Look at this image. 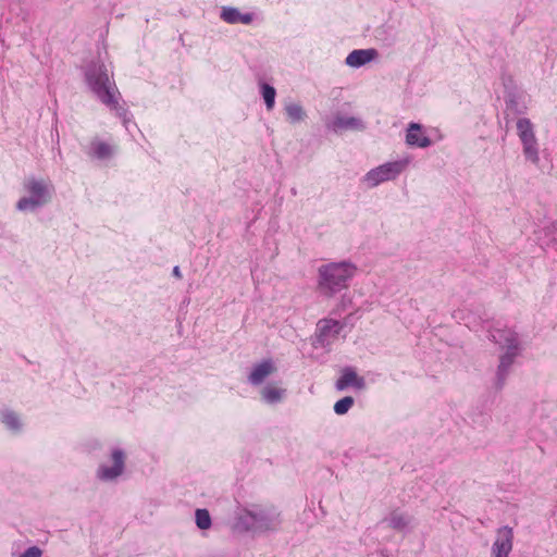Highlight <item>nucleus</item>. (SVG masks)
<instances>
[{"instance_id":"nucleus-1","label":"nucleus","mask_w":557,"mask_h":557,"mask_svg":"<svg viewBox=\"0 0 557 557\" xmlns=\"http://www.w3.org/2000/svg\"><path fill=\"white\" fill-rule=\"evenodd\" d=\"M85 79L94 96L113 111L128 131L132 116L128 110L120 104L121 92L116 87L112 72L104 64L92 63L85 71Z\"/></svg>"},{"instance_id":"nucleus-2","label":"nucleus","mask_w":557,"mask_h":557,"mask_svg":"<svg viewBox=\"0 0 557 557\" xmlns=\"http://www.w3.org/2000/svg\"><path fill=\"white\" fill-rule=\"evenodd\" d=\"M358 268L350 260L323 263L318 268L317 288L325 297H334L347 289Z\"/></svg>"},{"instance_id":"nucleus-3","label":"nucleus","mask_w":557,"mask_h":557,"mask_svg":"<svg viewBox=\"0 0 557 557\" xmlns=\"http://www.w3.org/2000/svg\"><path fill=\"white\" fill-rule=\"evenodd\" d=\"M482 329L490 333V338L497 344L502 349H506L502 355L498 370H497V385L502 387L505 383L506 376L510 371L515 359L520 355L521 346L518 334L508 327H500L493 325L491 321H483Z\"/></svg>"},{"instance_id":"nucleus-4","label":"nucleus","mask_w":557,"mask_h":557,"mask_svg":"<svg viewBox=\"0 0 557 557\" xmlns=\"http://www.w3.org/2000/svg\"><path fill=\"white\" fill-rule=\"evenodd\" d=\"M280 522L274 511L252 506L238 511L234 528L242 532L264 533L275 530Z\"/></svg>"},{"instance_id":"nucleus-5","label":"nucleus","mask_w":557,"mask_h":557,"mask_svg":"<svg viewBox=\"0 0 557 557\" xmlns=\"http://www.w3.org/2000/svg\"><path fill=\"white\" fill-rule=\"evenodd\" d=\"M26 196L22 197L17 203L16 209L23 212H34L42 208L50 199L53 187L50 183L30 177L24 183Z\"/></svg>"},{"instance_id":"nucleus-6","label":"nucleus","mask_w":557,"mask_h":557,"mask_svg":"<svg viewBox=\"0 0 557 557\" xmlns=\"http://www.w3.org/2000/svg\"><path fill=\"white\" fill-rule=\"evenodd\" d=\"M409 163V157L383 163L367 172L362 177V183L367 187L373 188L382 183L394 181L407 169Z\"/></svg>"},{"instance_id":"nucleus-7","label":"nucleus","mask_w":557,"mask_h":557,"mask_svg":"<svg viewBox=\"0 0 557 557\" xmlns=\"http://www.w3.org/2000/svg\"><path fill=\"white\" fill-rule=\"evenodd\" d=\"M516 127L525 159L537 165L540 162V147L533 123L527 117H521L517 121Z\"/></svg>"},{"instance_id":"nucleus-8","label":"nucleus","mask_w":557,"mask_h":557,"mask_svg":"<svg viewBox=\"0 0 557 557\" xmlns=\"http://www.w3.org/2000/svg\"><path fill=\"white\" fill-rule=\"evenodd\" d=\"M513 547V530L505 525L497 530L496 539L491 548L492 557H509Z\"/></svg>"},{"instance_id":"nucleus-9","label":"nucleus","mask_w":557,"mask_h":557,"mask_svg":"<svg viewBox=\"0 0 557 557\" xmlns=\"http://www.w3.org/2000/svg\"><path fill=\"white\" fill-rule=\"evenodd\" d=\"M344 324L335 319H321L317 324V341L321 346L329 345L334 341L342 330Z\"/></svg>"},{"instance_id":"nucleus-10","label":"nucleus","mask_w":557,"mask_h":557,"mask_svg":"<svg viewBox=\"0 0 557 557\" xmlns=\"http://www.w3.org/2000/svg\"><path fill=\"white\" fill-rule=\"evenodd\" d=\"M113 466H101L98 470V476L101 480L110 481L117 478L124 469V453L120 448H115L112 451Z\"/></svg>"},{"instance_id":"nucleus-11","label":"nucleus","mask_w":557,"mask_h":557,"mask_svg":"<svg viewBox=\"0 0 557 557\" xmlns=\"http://www.w3.org/2000/svg\"><path fill=\"white\" fill-rule=\"evenodd\" d=\"M406 144L412 147L426 148L432 143L421 124L410 123L407 128Z\"/></svg>"},{"instance_id":"nucleus-12","label":"nucleus","mask_w":557,"mask_h":557,"mask_svg":"<svg viewBox=\"0 0 557 557\" xmlns=\"http://www.w3.org/2000/svg\"><path fill=\"white\" fill-rule=\"evenodd\" d=\"M377 57V51L375 49H356L352 50L345 60L346 65L354 69H359L370 62H372Z\"/></svg>"},{"instance_id":"nucleus-13","label":"nucleus","mask_w":557,"mask_h":557,"mask_svg":"<svg viewBox=\"0 0 557 557\" xmlns=\"http://www.w3.org/2000/svg\"><path fill=\"white\" fill-rule=\"evenodd\" d=\"M274 370V362L271 359H264L251 368L248 382L252 385H260Z\"/></svg>"},{"instance_id":"nucleus-14","label":"nucleus","mask_w":557,"mask_h":557,"mask_svg":"<svg viewBox=\"0 0 557 557\" xmlns=\"http://www.w3.org/2000/svg\"><path fill=\"white\" fill-rule=\"evenodd\" d=\"M220 17L227 24L249 25L253 21L252 13H242L234 7H222Z\"/></svg>"},{"instance_id":"nucleus-15","label":"nucleus","mask_w":557,"mask_h":557,"mask_svg":"<svg viewBox=\"0 0 557 557\" xmlns=\"http://www.w3.org/2000/svg\"><path fill=\"white\" fill-rule=\"evenodd\" d=\"M329 129L341 132L344 129H363V122L359 117L337 115L329 124Z\"/></svg>"},{"instance_id":"nucleus-16","label":"nucleus","mask_w":557,"mask_h":557,"mask_svg":"<svg viewBox=\"0 0 557 557\" xmlns=\"http://www.w3.org/2000/svg\"><path fill=\"white\" fill-rule=\"evenodd\" d=\"M335 386L338 391H343L348 386H355L361 389L364 387V380L363 377H359L352 369L346 368L341 377L336 381Z\"/></svg>"},{"instance_id":"nucleus-17","label":"nucleus","mask_w":557,"mask_h":557,"mask_svg":"<svg viewBox=\"0 0 557 557\" xmlns=\"http://www.w3.org/2000/svg\"><path fill=\"white\" fill-rule=\"evenodd\" d=\"M112 147L102 140H92L90 143L88 154L95 159L106 160L112 156Z\"/></svg>"},{"instance_id":"nucleus-18","label":"nucleus","mask_w":557,"mask_h":557,"mask_svg":"<svg viewBox=\"0 0 557 557\" xmlns=\"http://www.w3.org/2000/svg\"><path fill=\"white\" fill-rule=\"evenodd\" d=\"M261 395L262 399L267 404L273 405L280 403L283 399V397L285 396V389L273 385H267L262 389Z\"/></svg>"},{"instance_id":"nucleus-19","label":"nucleus","mask_w":557,"mask_h":557,"mask_svg":"<svg viewBox=\"0 0 557 557\" xmlns=\"http://www.w3.org/2000/svg\"><path fill=\"white\" fill-rule=\"evenodd\" d=\"M260 92L264 100L267 109L270 111L274 108L276 90L273 86L267 83H260Z\"/></svg>"},{"instance_id":"nucleus-20","label":"nucleus","mask_w":557,"mask_h":557,"mask_svg":"<svg viewBox=\"0 0 557 557\" xmlns=\"http://www.w3.org/2000/svg\"><path fill=\"white\" fill-rule=\"evenodd\" d=\"M285 111L290 123H298L305 117V112L301 106L297 103H288L285 107Z\"/></svg>"},{"instance_id":"nucleus-21","label":"nucleus","mask_w":557,"mask_h":557,"mask_svg":"<svg viewBox=\"0 0 557 557\" xmlns=\"http://www.w3.org/2000/svg\"><path fill=\"white\" fill-rule=\"evenodd\" d=\"M196 524L201 530H208L211 527V517L207 509H197L195 512Z\"/></svg>"},{"instance_id":"nucleus-22","label":"nucleus","mask_w":557,"mask_h":557,"mask_svg":"<svg viewBox=\"0 0 557 557\" xmlns=\"http://www.w3.org/2000/svg\"><path fill=\"white\" fill-rule=\"evenodd\" d=\"M388 524L396 530L403 531L408 528L409 519L401 513H393L388 518Z\"/></svg>"},{"instance_id":"nucleus-23","label":"nucleus","mask_w":557,"mask_h":557,"mask_svg":"<svg viewBox=\"0 0 557 557\" xmlns=\"http://www.w3.org/2000/svg\"><path fill=\"white\" fill-rule=\"evenodd\" d=\"M2 422L12 431H17L21 428L18 417L10 410L2 412Z\"/></svg>"},{"instance_id":"nucleus-24","label":"nucleus","mask_w":557,"mask_h":557,"mask_svg":"<svg viewBox=\"0 0 557 557\" xmlns=\"http://www.w3.org/2000/svg\"><path fill=\"white\" fill-rule=\"evenodd\" d=\"M354 405V398L350 396L343 397L337 400L334 405V411L336 414H345Z\"/></svg>"},{"instance_id":"nucleus-25","label":"nucleus","mask_w":557,"mask_h":557,"mask_svg":"<svg viewBox=\"0 0 557 557\" xmlns=\"http://www.w3.org/2000/svg\"><path fill=\"white\" fill-rule=\"evenodd\" d=\"M454 318H455L456 320H462V321H465V324H466L468 327H470V329H474L475 331H478V330H476V324H475L474 318H472L471 315L463 317V315L461 314V312H459V311H458V312H455V313H454Z\"/></svg>"},{"instance_id":"nucleus-26","label":"nucleus","mask_w":557,"mask_h":557,"mask_svg":"<svg viewBox=\"0 0 557 557\" xmlns=\"http://www.w3.org/2000/svg\"><path fill=\"white\" fill-rule=\"evenodd\" d=\"M42 552L37 546L28 547L24 553L20 555V557H41Z\"/></svg>"},{"instance_id":"nucleus-27","label":"nucleus","mask_w":557,"mask_h":557,"mask_svg":"<svg viewBox=\"0 0 557 557\" xmlns=\"http://www.w3.org/2000/svg\"><path fill=\"white\" fill-rule=\"evenodd\" d=\"M173 275L177 278H182V273H181V270H180V267L178 265H175L173 268Z\"/></svg>"}]
</instances>
